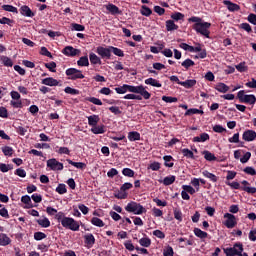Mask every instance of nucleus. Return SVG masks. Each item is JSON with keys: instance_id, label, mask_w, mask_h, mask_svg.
Returning <instances> with one entry per match:
<instances>
[{"instance_id": "1", "label": "nucleus", "mask_w": 256, "mask_h": 256, "mask_svg": "<svg viewBox=\"0 0 256 256\" xmlns=\"http://www.w3.org/2000/svg\"><path fill=\"white\" fill-rule=\"evenodd\" d=\"M118 95H125V93H137L141 95L144 99H151V93L147 91L143 85L133 86L129 84H123L122 86L116 87L114 89Z\"/></svg>"}, {"instance_id": "2", "label": "nucleus", "mask_w": 256, "mask_h": 256, "mask_svg": "<svg viewBox=\"0 0 256 256\" xmlns=\"http://www.w3.org/2000/svg\"><path fill=\"white\" fill-rule=\"evenodd\" d=\"M55 219L58 223H61L64 229H70V231H79V222L74 220L72 217L65 216L64 212H58L55 215Z\"/></svg>"}, {"instance_id": "3", "label": "nucleus", "mask_w": 256, "mask_h": 256, "mask_svg": "<svg viewBox=\"0 0 256 256\" xmlns=\"http://www.w3.org/2000/svg\"><path fill=\"white\" fill-rule=\"evenodd\" d=\"M125 211L133 213L134 215H143V213H147V209H145L143 205L133 201L126 205Z\"/></svg>"}, {"instance_id": "4", "label": "nucleus", "mask_w": 256, "mask_h": 256, "mask_svg": "<svg viewBox=\"0 0 256 256\" xmlns=\"http://www.w3.org/2000/svg\"><path fill=\"white\" fill-rule=\"evenodd\" d=\"M211 28V23L209 22H202L201 24H194L193 29L196 33H200L207 39H209V34L211 33L209 29Z\"/></svg>"}, {"instance_id": "5", "label": "nucleus", "mask_w": 256, "mask_h": 256, "mask_svg": "<svg viewBox=\"0 0 256 256\" xmlns=\"http://www.w3.org/2000/svg\"><path fill=\"white\" fill-rule=\"evenodd\" d=\"M240 103H248L249 105H255L256 97L253 94H245V90H240L237 94Z\"/></svg>"}, {"instance_id": "6", "label": "nucleus", "mask_w": 256, "mask_h": 256, "mask_svg": "<svg viewBox=\"0 0 256 256\" xmlns=\"http://www.w3.org/2000/svg\"><path fill=\"white\" fill-rule=\"evenodd\" d=\"M66 75L71 81H77V79H85L83 72L77 68H68L66 70Z\"/></svg>"}, {"instance_id": "7", "label": "nucleus", "mask_w": 256, "mask_h": 256, "mask_svg": "<svg viewBox=\"0 0 256 256\" xmlns=\"http://www.w3.org/2000/svg\"><path fill=\"white\" fill-rule=\"evenodd\" d=\"M133 189L131 182H126L120 187V191L115 194L116 199H127V191Z\"/></svg>"}, {"instance_id": "8", "label": "nucleus", "mask_w": 256, "mask_h": 256, "mask_svg": "<svg viewBox=\"0 0 256 256\" xmlns=\"http://www.w3.org/2000/svg\"><path fill=\"white\" fill-rule=\"evenodd\" d=\"M96 53L101 57V59H111V46H98L96 48Z\"/></svg>"}, {"instance_id": "9", "label": "nucleus", "mask_w": 256, "mask_h": 256, "mask_svg": "<svg viewBox=\"0 0 256 256\" xmlns=\"http://www.w3.org/2000/svg\"><path fill=\"white\" fill-rule=\"evenodd\" d=\"M224 219H226L224 225L227 227V229H233V227L237 225V218H235V215L231 213H225Z\"/></svg>"}, {"instance_id": "10", "label": "nucleus", "mask_w": 256, "mask_h": 256, "mask_svg": "<svg viewBox=\"0 0 256 256\" xmlns=\"http://www.w3.org/2000/svg\"><path fill=\"white\" fill-rule=\"evenodd\" d=\"M47 167L52 171H63V163L57 161V159L52 158L47 161Z\"/></svg>"}, {"instance_id": "11", "label": "nucleus", "mask_w": 256, "mask_h": 256, "mask_svg": "<svg viewBox=\"0 0 256 256\" xmlns=\"http://www.w3.org/2000/svg\"><path fill=\"white\" fill-rule=\"evenodd\" d=\"M63 55L66 57H77V55H81V50L73 48V46H66L62 50Z\"/></svg>"}, {"instance_id": "12", "label": "nucleus", "mask_w": 256, "mask_h": 256, "mask_svg": "<svg viewBox=\"0 0 256 256\" xmlns=\"http://www.w3.org/2000/svg\"><path fill=\"white\" fill-rule=\"evenodd\" d=\"M223 5H225L228 11H230L231 13H235V11L241 10V6H239V4L231 2V0H224Z\"/></svg>"}, {"instance_id": "13", "label": "nucleus", "mask_w": 256, "mask_h": 256, "mask_svg": "<svg viewBox=\"0 0 256 256\" xmlns=\"http://www.w3.org/2000/svg\"><path fill=\"white\" fill-rule=\"evenodd\" d=\"M242 139L247 142L255 141L256 132L255 130H246L242 135Z\"/></svg>"}, {"instance_id": "14", "label": "nucleus", "mask_w": 256, "mask_h": 256, "mask_svg": "<svg viewBox=\"0 0 256 256\" xmlns=\"http://www.w3.org/2000/svg\"><path fill=\"white\" fill-rule=\"evenodd\" d=\"M41 83L48 87H57L59 85V81L53 77L44 78Z\"/></svg>"}, {"instance_id": "15", "label": "nucleus", "mask_w": 256, "mask_h": 256, "mask_svg": "<svg viewBox=\"0 0 256 256\" xmlns=\"http://www.w3.org/2000/svg\"><path fill=\"white\" fill-rule=\"evenodd\" d=\"M20 13L24 17H35V13H33V11H31V8H29V6L27 5H23L20 7Z\"/></svg>"}, {"instance_id": "16", "label": "nucleus", "mask_w": 256, "mask_h": 256, "mask_svg": "<svg viewBox=\"0 0 256 256\" xmlns=\"http://www.w3.org/2000/svg\"><path fill=\"white\" fill-rule=\"evenodd\" d=\"M203 177H206V179H209V181H211L212 183H217V181H219V177H217L215 174L204 170L202 172Z\"/></svg>"}, {"instance_id": "17", "label": "nucleus", "mask_w": 256, "mask_h": 256, "mask_svg": "<svg viewBox=\"0 0 256 256\" xmlns=\"http://www.w3.org/2000/svg\"><path fill=\"white\" fill-rule=\"evenodd\" d=\"M84 241L87 247H93V245H95V236H93L91 233H88L84 235Z\"/></svg>"}, {"instance_id": "18", "label": "nucleus", "mask_w": 256, "mask_h": 256, "mask_svg": "<svg viewBox=\"0 0 256 256\" xmlns=\"http://www.w3.org/2000/svg\"><path fill=\"white\" fill-rule=\"evenodd\" d=\"M179 85H181L182 87H185V89H191V87H195V85H197V80L195 79L186 80L183 82H179Z\"/></svg>"}, {"instance_id": "19", "label": "nucleus", "mask_w": 256, "mask_h": 256, "mask_svg": "<svg viewBox=\"0 0 256 256\" xmlns=\"http://www.w3.org/2000/svg\"><path fill=\"white\" fill-rule=\"evenodd\" d=\"M106 9L111 15H121V10H119V7L115 6V4H108Z\"/></svg>"}, {"instance_id": "20", "label": "nucleus", "mask_w": 256, "mask_h": 256, "mask_svg": "<svg viewBox=\"0 0 256 256\" xmlns=\"http://www.w3.org/2000/svg\"><path fill=\"white\" fill-rule=\"evenodd\" d=\"M205 141H209V134L207 133H202L200 136L193 138L194 143H205Z\"/></svg>"}, {"instance_id": "21", "label": "nucleus", "mask_w": 256, "mask_h": 256, "mask_svg": "<svg viewBox=\"0 0 256 256\" xmlns=\"http://www.w3.org/2000/svg\"><path fill=\"white\" fill-rule=\"evenodd\" d=\"M99 121H100L99 115L88 116V125L90 127L97 126V123H99Z\"/></svg>"}, {"instance_id": "22", "label": "nucleus", "mask_w": 256, "mask_h": 256, "mask_svg": "<svg viewBox=\"0 0 256 256\" xmlns=\"http://www.w3.org/2000/svg\"><path fill=\"white\" fill-rule=\"evenodd\" d=\"M11 244V238L7 234H0V245L1 247H6V245Z\"/></svg>"}, {"instance_id": "23", "label": "nucleus", "mask_w": 256, "mask_h": 256, "mask_svg": "<svg viewBox=\"0 0 256 256\" xmlns=\"http://www.w3.org/2000/svg\"><path fill=\"white\" fill-rule=\"evenodd\" d=\"M89 60L92 65H101V58L93 52L89 54Z\"/></svg>"}, {"instance_id": "24", "label": "nucleus", "mask_w": 256, "mask_h": 256, "mask_svg": "<svg viewBox=\"0 0 256 256\" xmlns=\"http://www.w3.org/2000/svg\"><path fill=\"white\" fill-rule=\"evenodd\" d=\"M215 89L216 91H218L219 93H227V91H229V86H227L225 83L220 82L218 84L215 85Z\"/></svg>"}, {"instance_id": "25", "label": "nucleus", "mask_w": 256, "mask_h": 256, "mask_svg": "<svg viewBox=\"0 0 256 256\" xmlns=\"http://www.w3.org/2000/svg\"><path fill=\"white\" fill-rule=\"evenodd\" d=\"M37 223L38 225H40V227H43L44 229H47V227H51V221H49L47 217L38 219Z\"/></svg>"}, {"instance_id": "26", "label": "nucleus", "mask_w": 256, "mask_h": 256, "mask_svg": "<svg viewBox=\"0 0 256 256\" xmlns=\"http://www.w3.org/2000/svg\"><path fill=\"white\" fill-rule=\"evenodd\" d=\"M145 85H151V87H162V84L155 78H148L145 80Z\"/></svg>"}, {"instance_id": "27", "label": "nucleus", "mask_w": 256, "mask_h": 256, "mask_svg": "<svg viewBox=\"0 0 256 256\" xmlns=\"http://www.w3.org/2000/svg\"><path fill=\"white\" fill-rule=\"evenodd\" d=\"M91 132L94 133V135H103V133H105V126H92Z\"/></svg>"}, {"instance_id": "28", "label": "nucleus", "mask_w": 256, "mask_h": 256, "mask_svg": "<svg viewBox=\"0 0 256 256\" xmlns=\"http://www.w3.org/2000/svg\"><path fill=\"white\" fill-rule=\"evenodd\" d=\"M66 161H67V163H69V165L76 167V169H85L87 167V164H85L83 162H74L71 159H67Z\"/></svg>"}, {"instance_id": "29", "label": "nucleus", "mask_w": 256, "mask_h": 256, "mask_svg": "<svg viewBox=\"0 0 256 256\" xmlns=\"http://www.w3.org/2000/svg\"><path fill=\"white\" fill-rule=\"evenodd\" d=\"M128 139L129 141H140L141 140V134L137 131H132L128 133Z\"/></svg>"}, {"instance_id": "30", "label": "nucleus", "mask_w": 256, "mask_h": 256, "mask_svg": "<svg viewBox=\"0 0 256 256\" xmlns=\"http://www.w3.org/2000/svg\"><path fill=\"white\" fill-rule=\"evenodd\" d=\"M178 29H179V26H177L173 20L166 21V30L167 31H177Z\"/></svg>"}, {"instance_id": "31", "label": "nucleus", "mask_w": 256, "mask_h": 256, "mask_svg": "<svg viewBox=\"0 0 256 256\" xmlns=\"http://www.w3.org/2000/svg\"><path fill=\"white\" fill-rule=\"evenodd\" d=\"M77 66L78 67H89V58L87 56L80 57V59L77 61Z\"/></svg>"}, {"instance_id": "32", "label": "nucleus", "mask_w": 256, "mask_h": 256, "mask_svg": "<svg viewBox=\"0 0 256 256\" xmlns=\"http://www.w3.org/2000/svg\"><path fill=\"white\" fill-rule=\"evenodd\" d=\"M175 176L171 175L168 177H165L162 181H160V183H163V185L169 186V185H173L175 183Z\"/></svg>"}, {"instance_id": "33", "label": "nucleus", "mask_w": 256, "mask_h": 256, "mask_svg": "<svg viewBox=\"0 0 256 256\" xmlns=\"http://www.w3.org/2000/svg\"><path fill=\"white\" fill-rule=\"evenodd\" d=\"M203 155L206 161H217V157L215 156V154L211 153L210 151L205 150L203 152Z\"/></svg>"}, {"instance_id": "34", "label": "nucleus", "mask_w": 256, "mask_h": 256, "mask_svg": "<svg viewBox=\"0 0 256 256\" xmlns=\"http://www.w3.org/2000/svg\"><path fill=\"white\" fill-rule=\"evenodd\" d=\"M194 235H196V237H199V239H207V232L199 229V228H195L194 229Z\"/></svg>"}, {"instance_id": "35", "label": "nucleus", "mask_w": 256, "mask_h": 256, "mask_svg": "<svg viewBox=\"0 0 256 256\" xmlns=\"http://www.w3.org/2000/svg\"><path fill=\"white\" fill-rule=\"evenodd\" d=\"M185 115H203V110H199L197 108H190L185 112Z\"/></svg>"}, {"instance_id": "36", "label": "nucleus", "mask_w": 256, "mask_h": 256, "mask_svg": "<svg viewBox=\"0 0 256 256\" xmlns=\"http://www.w3.org/2000/svg\"><path fill=\"white\" fill-rule=\"evenodd\" d=\"M91 223L92 225H94L95 227H105V223L103 222V220H101L98 217H93L91 219Z\"/></svg>"}, {"instance_id": "37", "label": "nucleus", "mask_w": 256, "mask_h": 256, "mask_svg": "<svg viewBox=\"0 0 256 256\" xmlns=\"http://www.w3.org/2000/svg\"><path fill=\"white\" fill-rule=\"evenodd\" d=\"M1 61L5 67H13V60L7 56H1Z\"/></svg>"}, {"instance_id": "38", "label": "nucleus", "mask_w": 256, "mask_h": 256, "mask_svg": "<svg viewBox=\"0 0 256 256\" xmlns=\"http://www.w3.org/2000/svg\"><path fill=\"white\" fill-rule=\"evenodd\" d=\"M3 11H7L8 13H19L17 10V7L13 5H3L2 6Z\"/></svg>"}, {"instance_id": "39", "label": "nucleus", "mask_w": 256, "mask_h": 256, "mask_svg": "<svg viewBox=\"0 0 256 256\" xmlns=\"http://www.w3.org/2000/svg\"><path fill=\"white\" fill-rule=\"evenodd\" d=\"M182 154L187 159H195V154H193V151H191L187 148L182 149Z\"/></svg>"}, {"instance_id": "40", "label": "nucleus", "mask_w": 256, "mask_h": 256, "mask_svg": "<svg viewBox=\"0 0 256 256\" xmlns=\"http://www.w3.org/2000/svg\"><path fill=\"white\" fill-rule=\"evenodd\" d=\"M235 69H237V71H239V73H245V71H247L248 67L245 62H241L235 66Z\"/></svg>"}, {"instance_id": "41", "label": "nucleus", "mask_w": 256, "mask_h": 256, "mask_svg": "<svg viewBox=\"0 0 256 256\" xmlns=\"http://www.w3.org/2000/svg\"><path fill=\"white\" fill-rule=\"evenodd\" d=\"M141 15H144V17H149L151 13H153L152 10H150L149 7L143 5L140 10Z\"/></svg>"}, {"instance_id": "42", "label": "nucleus", "mask_w": 256, "mask_h": 256, "mask_svg": "<svg viewBox=\"0 0 256 256\" xmlns=\"http://www.w3.org/2000/svg\"><path fill=\"white\" fill-rule=\"evenodd\" d=\"M110 49L111 53H114L117 57H125V53L123 52V50L113 46H111Z\"/></svg>"}, {"instance_id": "43", "label": "nucleus", "mask_w": 256, "mask_h": 256, "mask_svg": "<svg viewBox=\"0 0 256 256\" xmlns=\"http://www.w3.org/2000/svg\"><path fill=\"white\" fill-rule=\"evenodd\" d=\"M11 169H13L11 164L0 163V171L2 173H8V171H11Z\"/></svg>"}, {"instance_id": "44", "label": "nucleus", "mask_w": 256, "mask_h": 256, "mask_svg": "<svg viewBox=\"0 0 256 256\" xmlns=\"http://www.w3.org/2000/svg\"><path fill=\"white\" fill-rule=\"evenodd\" d=\"M40 55H43L44 57H49V59H53V55L51 54V52H49V50L45 46L41 47Z\"/></svg>"}, {"instance_id": "45", "label": "nucleus", "mask_w": 256, "mask_h": 256, "mask_svg": "<svg viewBox=\"0 0 256 256\" xmlns=\"http://www.w3.org/2000/svg\"><path fill=\"white\" fill-rule=\"evenodd\" d=\"M56 193H59V195H65V193H67V186H65V184H59L56 188Z\"/></svg>"}, {"instance_id": "46", "label": "nucleus", "mask_w": 256, "mask_h": 256, "mask_svg": "<svg viewBox=\"0 0 256 256\" xmlns=\"http://www.w3.org/2000/svg\"><path fill=\"white\" fill-rule=\"evenodd\" d=\"M122 174L124 175V177H135V171L130 168H124L122 170Z\"/></svg>"}, {"instance_id": "47", "label": "nucleus", "mask_w": 256, "mask_h": 256, "mask_svg": "<svg viewBox=\"0 0 256 256\" xmlns=\"http://www.w3.org/2000/svg\"><path fill=\"white\" fill-rule=\"evenodd\" d=\"M174 219H176L179 222L183 221V212H181V210L175 208L174 209Z\"/></svg>"}, {"instance_id": "48", "label": "nucleus", "mask_w": 256, "mask_h": 256, "mask_svg": "<svg viewBox=\"0 0 256 256\" xmlns=\"http://www.w3.org/2000/svg\"><path fill=\"white\" fill-rule=\"evenodd\" d=\"M47 238V234L43 232H36L34 233L35 241H43V239Z\"/></svg>"}, {"instance_id": "49", "label": "nucleus", "mask_w": 256, "mask_h": 256, "mask_svg": "<svg viewBox=\"0 0 256 256\" xmlns=\"http://www.w3.org/2000/svg\"><path fill=\"white\" fill-rule=\"evenodd\" d=\"M123 99H128V100H134L136 99L137 101H141V99H143L141 97V95H137V94H126Z\"/></svg>"}, {"instance_id": "50", "label": "nucleus", "mask_w": 256, "mask_h": 256, "mask_svg": "<svg viewBox=\"0 0 256 256\" xmlns=\"http://www.w3.org/2000/svg\"><path fill=\"white\" fill-rule=\"evenodd\" d=\"M182 189L184 191L188 192L190 195H195V193H197L195 188H193V186H191V185H183Z\"/></svg>"}, {"instance_id": "51", "label": "nucleus", "mask_w": 256, "mask_h": 256, "mask_svg": "<svg viewBox=\"0 0 256 256\" xmlns=\"http://www.w3.org/2000/svg\"><path fill=\"white\" fill-rule=\"evenodd\" d=\"M182 67L185 69H189V67H193L195 65V62L191 59H186L181 63Z\"/></svg>"}, {"instance_id": "52", "label": "nucleus", "mask_w": 256, "mask_h": 256, "mask_svg": "<svg viewBox=\"0 0 256 256\" xmlns=\"http://www.w3.org/2000/svg\"><path fill=\"white\" fill-rule=\"evenodd\" d=\"M171 19H173L174 21H181L185 19V15H183V13L176 12L171 15Z\"/></svg>"}, {"instance_id": "53", "label": "nucleus", "mask_w": 256, "mask_h": 256, "mask_svg": "<svg viewBox=\"0 0 256 256\" xmlns=\"http://www.w3.org/2000/svg\"><path fill=\"white\" fill-rule=\"evenodd\" d=\"M86 101H89L90 103H93V105H103V102L101 101V99L96 98V97H89L86 98Z\"/></svg>"}, {"instance_id": "54", "label": "nucleus", "mask_w": 256, "mask_h": 256, "mask_svg": "<svg viewBox=\"0 0 256 256\" xmlns=\"http://www.w3.org/2000/svg\"><path fill=\"white\" fill-rule=\"evenodd\" d=\"M141 247H150L151 246V239L149 238H141L139 240Z\"/></svg>"}, {"instance_id": "55", "label": "nucleus", "mask_w": 256, "mask_h": 256, "mask_svg": "<svg viewBox=\"0 0 256 256\" xmlns=\"http://www.w3.org/2000/svg\"><path fill=\"white\" fill-rule=\"evenodd\" d=\"M239 28L243 29V31H246V33H251L253 31L249 23H242L239 25Z\"/></svg>"}, {"instance_id": "56", "label": "nucleus", "mask_w": 256, "mask_h": 256, "mask_svg": "<svg viewBox=\"0 0 256 256\" xmlns=\"http://www.w3.org/2000/svg\"><path fill=\"white\" fill-rule=\"evenodd\" d=\"M2 152L4 153V155L11 157V155H13V148H11L10 146H4L2 147Z\"/></svg>"}, {"instance_id": "57", "label": "nucleus", "mask_w": 256, "mask_h": 256, "mask_svg": "<svg viewBox=\"0 0 256 256\" xmlns=\"http://www.w3.org/2000/svg\"><path fill=\"white\" fill-rule=\"evenodd\" d=\"M65 93H67L68 95H79V90L75 89V88H71V87H66L64 89Z\"/></svg>"}, {"instance_id": "58", "label": "nucleus", "mask_w": 256, "mask_h": 256, "mask_svg": "<svg viewBox=\"0 0 256 256\" xmlns=\"http://www.w3.org/2000/svg\"><path fill=\"white\" fill-rule=\"evenodd\" d=\"M162 101L165 103H177V97L162 96Z\"/></svg>"}, {"instance_id": "59", "label": "nucleus", "mask_w": 256, "mask_h": 256, "mask_svg": "<svg viewBox=\"0 0 256 256\" xmlns=\"http://www.w3.org/2000/svg\"><path fill=\"white\" fill-rule=\"evenodd\" d=\"M164 161H165V167H173V157L172 156H164L163 157Z\"/></svg>"}, {"instance_id": "60", "label": "nucleus", "mask_w": 256, "mask_h": 256, "mask_svg": "<svg viewBox=\"0 0 256 256\" xmlns=\"http://www.w3.org/2000/svg\"><path fill=\"white\" fill-rule=\"evenodd\" d=\"M148 169H151L152 171H159V169H161V164L159 162H152L148 166Z\"/></svg>"}, {"instance_id": "61", "label": "nucleus", "mask_w": 256, "mask_h": 256, "mask_svg": "<svg viewBox=\"0 0 256 256\" xmlns=\"http://www.w3.org/2000/svg\"><path fill=\"white\" fill-rule=\"evenodd\" d=\"M163 255L164 256H173V255H175V252L173 251V247H171V246L166 247L163 251Z\"/></svg>"}, {"instance_id": "62", "label": "nucleus", "mask_w": 256, "mask_h": 256, "mask_svg": "<svg viewBox=\"0 0 256 256\" xmlns=\"http://www.w3.org/2000/svg\"><path fill=\"white\" fill-rule=\"evenodd\" d=\"M244 173H246L247 175L255 176L256 170H255V168H253L251 166H247L246 168H244Z\"/></svg>"}, {"instance_id": "63", "label": "nucleus", "mask_w": 256, "mask_h": 256, "mask_svg": "<svg viewBox=\"0 0 256 256\" xmlns=\"http://www.w3.org/2000/svg\"><path fill=\"white\" fill-rule=\"evenodd\" d=\"M247 21L251 23L252 25H256V15L255 14H249L247 17Z\"/></svg>"}, {"instance_id": "64", "label": "nucleus", "mask_w": 256, "mask_h": 256, "mask_svg": "<svg viewBox=\"0 0 256 256\" xmlns=\"http://www.w3.org/2000/svg\"><path fill=\"white\" fill-rule=\"evenodd\" d=\"M249 240L250 241H256V229H252L250 232H249Z\"/></svg>"}]
</instances>
